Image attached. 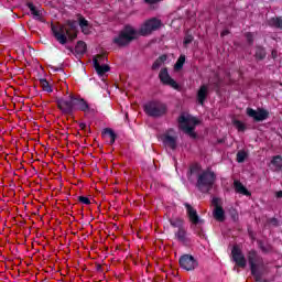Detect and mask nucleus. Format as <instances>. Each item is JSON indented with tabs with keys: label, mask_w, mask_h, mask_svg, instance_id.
<instances>
[{
	"label": "nucleus",
	"mask_w": 282,
	"mask_h": 282,
	"mask_svg": "<svg viewBox=\"0 0 282 282\" xmlns=\"http://www.w3.org/2000/svg\"><path fill=\"white\" fill-rule=\"evenodd\" d=\"M160 25H162V22L155 18L147 21L139 31L127 24L119 34L112 39V43L117 45V47H127L131 45L133 41H137L138 36H147L151 34V32H154V30H158Z\"/></svg>",
	"instance_id": "obj_1"
},
{
	"label": "nucleus",
	"mask_w": 282,
	"mask_h": 282,
	"mask_svg": "<svg viewBox=\"0 0 282 282\" xmlns=\"http://www.w3.org/2000/svg\"><path fill=\"white\" fill-rule=\"evenodd\" d=\"M51 30L59 45H67V41H75L78 36V34H76V32H78V21L66 20L65 24L58 26L52 24Z\"/></svg>",
	"instance_id": "obj_2"
},
{
	"label": "nucleus",
	"mask_w": 282,
	"mask_h": 282,
	"mask_svg": "<svg viewBox=\"0 0 282 282\" xmlns=\"http://www.w3.org/2000/svg\"><path fill=\"white\" fill-rule=\"evenodd\" d=\"M56 102L58 109L66 113V116H73L75 111L95 113V110L89 108V104L85 99H80L74 95H69L67 99L59 98Z\"/></svg>",
	"instance_id": "obj_3"
},
{
	"label": "nucleus",
	"mask_w": 282,
	"mask_h": 282,
	"mask_svg": "<svg viewBox=\"0 0 282 282\" xmlns=\"http://www.w3.org/2000/svg\"><path fill=\"white\" fill-rule=\"evenodd\" d=\"M247 259L254 281L263 282V276L268 274V267L263 262V258L256 250H250L247 253Z\"/></svg>",
	"instance_id": "obj_4"
},
{
	"label": "nucleus",
	"mask_w": 282,
	"mask_h": 282,
	"mask_svg": "<svg viewBox=\"0 0 282 282\" xmlns=\"http://www.w3.org/2000/svg\"><path fill=\"white\" fill-rule=\"evenodd\" d=\"M186 210H187V217L191 221V228L195 235L200 237V239L206 238V234L204 232V219L199 218V215H197V210L191 206V204L185 203L184 204Z\"/></svg>",
	"instance_id": "obj_5"
},
{
	"label": "nucleus",
	"mask_w": 282,
	"mask_h": 282,
	"mask_svg": "<svg viewBox=\"0 0 282 282\" xmlns=\"http://www.w3.org/2000/svg\"><path fill=\"white\" fill-rule=\"evenodd\" d=\"M217 181V175L210 170L203 171L196 182V187L200 193H210L215 182Z\"/></svg>",
	"instance_id": "obj_6"
},
{
	"label": "nucleus",
	"mask_w": 282,
	"mask_h": 282,
	"mask_svg": "<svg viewBox=\"0 0 282 282\" xmlns=\"http://www.w3.org/2000/svg\"><path fill=\"white\" fill-rule=\"evenodd\" d=\"M147 116L150 118H162L169 113V106L160 100H152L143 106Z\"/></svg>",
	"instance_id": "obj_7"
},
{
	"label": "nucleus",
	"mask_w": 282,
	"mask_h": 282,
	"mask_svg": "<svg viewBox=\"0 0 282 282\" xmlns=\"http://www.w3.org/2000/svg\"><path fill=\"white\" fill-rule=\"evenodd\" d=\"M180 129L189 135L193 140H197V134L195 132V127L199 124V121L195 117L181 115L178 117Z\"/></svg>",
	"instance_id": "obj_8"
},
{
	"label": "nucleus",
	"mask_w": 282,
	"mask_h": 282,
	"mask_svg": "<svg viewBox=\"0 0 282 282\" xmlns=\"http://www.w3.org/2000/svg\"><path fill=\"white\" fill-rule=\"evenodd\" d=\"M247 116L253 119V122H263L270 118V111L264 108H258L257 110L252 108H247Z\"/></svg>",
	"instance_id": "obj_9"
},
{
	"label": "nucleus",
	"mask_w": 282,
	"mask_h": 282,
	"mask_svg": "<svg viewBox=\"0 0 282 282\" xmlns=\"http://www.w3.org/2000/svg\"><path fill=\"white\" fill-rule=\"evenodd\" d=\"M212 204L214 206V218L217 221H226V212L224 210V207L220 205L221 199H219L218 197H214Z\"/></svg>",
	"instance_id": "obj_10"
},
{
	"label": "nucleus",
	"mask_w": 282,
	"mask_h": 282,
	"mask_svg": "<svg viewBox=\"0 0 282 282\" xmlns=\"http://www.w3.org/2000/svg\"><path fill=\"white\" fill-rule=\"evenodd\" d=\"M181 268H183V270H195V268H197V265H199V263L197 262V260L195 259V257L191 256V254H184L180 258L178 261Z\"/></svg>",
	"instance_id": "obj_11"
},
{
	"label": "nucleus",
	"mask_w": 282,
	"mask_h": 282,
	"mask_svg": "<svg viewBox=\"0 0 282 282\" xmlns=\"http://www.w3.org/2000/svg\"><path fill=\"white\" fill-rule=\"evenodd\" d=\"M231 256H232V260L235 261L236 265H238V268H246V265H248L246 256H243V252L239 247L234 246L231 250Z\"/></svg>",
	"instance_id": "obj_12"
},
{
	"label": "nucleus",
	"mask_w": 282,
	"mask_h": 282,
	"mask_svg": "<svg viewBox=\"0 0 282 282\" xmlns=\"http://www.w3.org/2000/svg\"><path fill=\"white\" fill-rule=\"evenodd\" d=\"M159 78L161 83H163V85H169L173 89H180V85L177 84V82H175V79H173L171 75H169L167 68H162L160 70Z\"/></svg>",
	"instance_id": "obj_13"
},
{
	"label": "nucleus",
	"mask_w": 282,
	"mask_h": 282,
	"mask_svg": "<svg viewBox=\"0 0 282 282\" xmlns=\"http://www.w3.org/2000/svg\"><path fill=\"white\" fill-rule=\"evenodd\" d=\"M208 94H210V87L208 84L200 85L196 94L198 105L204 106V102H206V99L208 98Z\"/></svg>",
	"instance_id": "obj_14"
},
{
	"label": "nucleus",
	"mask_w": 282,
	"mask_h": 282,
	"mask_svg": "<svg viewBox=\"0 0 282 282\" xmlns=\"http://www.w3.org/2000/svg\"><path fill=\"white\" fill-rule=\"evenodd\" d=\"M163 144L175 151L177 149V137H172L170 134H163L161 138Z\"/></svg>",
	"instance_id": "obj_15"
},
{
	"label": "nucleus",
	"mask_w": 282,
	"mask_h": 282,
	"mask_svg": "<svg viewBox=\"0 0 282 282\" xmlns=\"http://www.w3.org/2000/svg\"><path fill=\"white\" fill-rule=\"evenodd\" d=\"M26 7L31 11V14L33 15V19H35V21H40L41 23H45V19H43V13L41 12V10L36 9L34 3L26 2Z\"/></svg>",
	"instance_id": "obj_16"
},
{
	"label": "nucleus",
	"mask_w": 282,
	"mask_h": 282,
	"mask_svg": "<svg viewBox=\"0 0 282 282\" xmlns=\"http://www.w3.org/2000/svg\"><path fill=\"white\" fill-rule=\"evenodd\" d=\"M93 65L98 76H105V74H107V72H110L111 69V67H109V65L107 64L100 65V62H98V58L93 59Z\"/></svg>",
	"instance_id": "obj_17"
},
{
	"label": "nucleus",
	"mask_w": 282,
	"mask_h": 282,
	"mask_svg": "<svg viewBox=\"0 0 282 282\" xmlns=\"http://www.w3.org/2000/svg\"><path fill=\"white\" fill-rule=\"evenodd\" d=\"M175 237L177 238V241H180L184 246H188V243H191V239L187 237L186 228H184V227H181L175 232Z\"/></svg>",
	"instance_id": "obj_18"
},
{
	"label": "nucleus",
	"mask_w": 282,
	"mask_h": 282,
	"mask_svg": "<svg viewBox=\"0 0 282 282\" xmlns=\"http://www.w3.org/2000/svg\"><path fill=\"white\" fill-rule=\"evenodd\" d=\"M234 188L236 193H239L240 195H246V197H250V191L243 186V183L240 181H235L234 182Z\"/></svg>",
	"instance_id": "obj_19"
},
{
	"label": "nucleus",
	"mask_w": 282,
	"mask_h": 282,
	"mask_svg": "<svg viewBox=\"0 0 282 282\" xmlns=\"http://www.w3.org/2000/svg\"><path fill=\"white\" fill-rule=\"evenodd\" d=\"M87 53V43L84 41H78L76 46H75V54L80 58V56H85Z\"/></svg>",
	"instance_id": "obj_20"
},
{
	"label": "nucleus",
	"mask_w": 282,
	"mask_h": 282,
	"mask_svg": "<svg viewBox=\"0 0 282 282\" xmlns=\"http://www.w3.org/2000/svg\"><path fill=\"white\" fill-rule=\"evenodd\" d=\"M258 248H260L263 254H270V252H274V247H272V245L263 240H258Z\"/></svg>",
	"instance_id": "obj_21"
},
{
	"label": "nucleus",
	"mask_w": 282,
	"mask_h": 282,
	"mask_svg": "<svg viewBox=\"0 0 282 282\" xmlns=\"http://www.w3.org/2000/svg\"><path fill=\"white\" fill-rule=\"evenodd\" d=\"M169 59V55L167 54H163L160 57H158L155 59V62L152 64V69L153 70H158L160 69V67H162L163 63H166V61Z\"/></svg>",
	"instance_id": "obj_22"
},
{
	"label": "nucleus",
	"mask_w": 282,
	"mask_h": 282,
	"mask_svg": "<svg viewBox=\"0 0 282 282\" xmlns=\"http://www.w3.org/2000/svg\"><path fill=\"white\" fill-rule=\"evenodd\" d=\"M265 56H268V53L265 52V47L256 46V53H254L256 61H263Z\"/></svg>",
	"instance_id": "obj_23"
},
{
	"label": "nucleus",
	"mask_w": 282,
	"mask_h": 282,
	"mask_svg": "<svg viewBox=\"0 0 282 282\" xmlns=\"http://www.w3.org/2000/svg\"><path fill=\"white\" fill-rule=\"evenodd\" d=\"M102 135H109L110 138V144L116 143V139L118 138V134L113 131L111 128H105L104 131L101 132Z\"/></svg>",
	"instance_id": "obj_24"
},
{
	"label": "nucleus",
	"mask_w": 282,
	"mask_h": 282,
	"mask_svg": "<svg viewBox=\"0 0 282 282\" xmlns=\"http://www.w3.org/2000/svg\"><path fill=\"white\" fill-rule=\"evenodd\" d=\"M79 28L82 29V32L84 34H87L89 32V21H87L85 18L82 15L79 17V22H78Z\"/></svg>",
	"instance_id": "obj_25"
},
{
	"label": "nucleus",
	"mask_w": 282,
	"mask_h": 282,
	"mask_svg": "<svg viewBox=\"0 0 282 282\" xmlns=\"http://www.w3.org/2000/svg\"><path fill=\"white\" fill-rule=\"evenodd\" d=\"M184 63H186V55H180V57L177 58L174 65L175 72L182 70L184 68Z\"/></svg>",
	"instance_id": "obj_26"
},
{
	"label": "nucleus",
	"mask_w": 282,
	"mask_h": 282,
	"mask_svg": "<svg viewBox=\"0 0 282 282\" xmlns=\"http://www.w3.org/2000/svg\"><path fill=\"white\" fill-rule=\"evenodd\" d=\"M270 28H276L278 30H282V18H271L269 20Z\"/></svg>",
	"instance_id": "obj_27"
},
{
	"label": "nucleus",
	"mask_w": 282,
	"mask_h": 282,
	"mask_svg": "<svg viewBox=\"0 0 282 282\" xmlns=\"http://www.w3.org/2000/svg\"><path fill=\"white\" fill-rule=\"evenodd\" d=\"M170 224L173 228H184V219L176 217V218H170Z\"/></svg>",
	"instance_id": "obj_28"
},
{
	"label": "nucleus",
	"mask_w": 282,
	"mask_h": 282,
	"mask_svg": "<svg viewBox=\"0 0 282 282\" xmlns=\"http://www.w3.org/2000/svg\"><path fill=\"white\" fill-rule=\"evenodd\" d=\"M40 85L43 91H47V94H52V91H54V89H52V86L50 85V82H47V79L45 78L40 79Z\"/></svg>",
	"instance_id": "obj_29"
},
{
	"label": "nucleus",
	"mask_w": 282,
	"mask_h": 282,
	"mask_svg": "<svg viewBox=\"0 0 282 282\" xmlns=\"http://www.w3.org/2000/svg\"><path fill=\"white\" fill-rule=\"evenodd\" d=\"M246 158H248V152L240 150L237 153V162L238 164H243V162H246Z\"/></svg>",
	"instance_id": "obj_30"
},
{
	"label": "nucleus",
	"mask_w": 282,
	"mask_h": 282,
	"mask_svg": "<svg viewBox=\"0 0 282 282\" xmlns=\"http://www.w3.org/2000/svg\"><path fill=\"white\" fill-rule=\"evenodd\" d=\"M265 226H273V228H279V226H281V220L275 217L268 218Z\"/></svg>",
	"instance_id": "obj_31"
},
{
	"label": "nucleus",
	"mask_w": 282,
	"mask_h": 282,
	"mask_svg": "<svg viewBox=\"0 0 282 282\" xmlns=\"http://www.w3.org/2000/svg\"><path fill=\"white\" fill-rule=\"evenodd\" d=\"M234 127H236V129L238 130V131H241L242 133H243V131H246V123H243L242 121H240V120H235L234 121Z\"/></svg>",
	"instance_id": "obj_32"
},
{
	"label": "nucleus",
	"mask_w": 282,
	"mask_h": 282,
	"mask_svg": "<svg viewBox=\"0 0 282 282\" xmlns=\"http://www.w3.org/2000/svg\"><path fill=\"white\" fill-rule=\"evenodd\" d=\"M193 41H194L193 35L187 34V35H185L183 43H184V45H191V43H193Z\"/></svg>",
	"instance_id": "obj_33"
},
{
	"label": "nucleus",
	"mask_w": 282,
	"mask_h": 282,
	"mask_svg": "<svg viewBox=\"0 0 282 282\" xmlns=\"http://www.w3.org/2000/svg\"><path fill=\"white\" fill-rule=\"evenodd\" d=\"M78 202H80V204H85L86 206H89V204H91V200H89V198L85 196H79Z\"/></svg>",
	"instance_id": "obj_34"
},
{
	"label": "nucleus",
	"mask_w": 282,
	"mask_h": 282,
	"mask_svg": "<svg viewBox=\"0 0 282 282\" xmlns=\"http://www.w3.org/2000/svg\"><path fill=\"white\" fill-rule=\"evenodd\" d=\"M246 37H247V43H249V45H252V43H254V37L252 33H247Z\"/></svg>",
	"instance_id": "obj_35"
},
{
	"label": "nucleus",
	"mask_w": 282,
	"mask_h": 282,
	"mask_svg": "<svg viewBox=\"0 0 282 282\" xmlns=\"http://www.w3.org/2000/svg\"><path fill=\"white\" fill-rule=\"evenodd\" d=\"M212 85L214 87V91L219 93V89H221V84L220 83L212 82Z\"/></svg>",
	"instance_id": "obj_36"
},
{
	"label": "nucleus",
	"mask_w": 282,
	"mask_h": 282,
	"mask_svg": "<svg viewBox=\"0 0 282 282\" xmlns=\"http://www.w3.org/2000/svg\"><path fill=\"white\" fill-rule=\"evenodd\" d=\"M95 58H97L99 65L100 63H105L107 61V56L105 55H97Z\"/></svg>",
	"instance_id": "obj_37"
},
{
	"label": "nucleus",
	"mask_w": 282,
	"mask_h": 282,
	"mask_svg": "<svg viewBox=\"0 0 282 282\" xmlns=\"http://www.w3.org/2000/svg\"><path fill=\"white\" fill-rule=\"evenodd\" d=\"M212 83H224V79H221V77L219 76V74H215L214 79L212 80Z\"/></svg>",
	"instance_id": "obj_38"
},
{
	"label": "nucleus",
	"mask_w": 282,
	"mask_h": 282,
	"mask_svg": "<svg viewBox=\"0 0 282 282\" xmlns=\"http://www.w3.org/2000/svg\"><path fill=\"white\" fill-rule=\"evenodd\" d=\"M79 129H82V131H87V123L85 122L79 123Z\"/></svg>",
	"instance_id": "obj_39"
},
{
	"label": "nucleus",
	"mask_w": 282,
	"mask_h": 282,
	"mask_svg": "<svg viewBox=\"0 0 282 282\" xmlns=\"http://www.w3.org/2000/svg\"><path fill=\"white\" fill-rule=\"evenodd\" d=\"M160 0H144V3H149L150 6H153V3H158Z\"/></svg>",
	"instance_id": "obj_40"
},
{
	"label": "nucleus",
	"mask_w": 282,
	"mask_h": 282,
	"mask_svg": "<svg viewBox=\"0 0 282 282\" xmlns=\"http://www.w3.org/2000/svg\"><path fill=\"white\" fill-rule=\"evenodd\" d=\"M271 56H272V58H276V56H279L278 51H276V50H273V51L271 52Z\"/></svg>",
	"instance_id": "obj_41"
},
{
	"label": "nucleus",
	"mask_w": 282,
	"mask_h": 282,
	"mask_svg": "<svg viewBox=\"0 0 282 282\" xmlns=\"http://www.w3.org/2000/svg\"><path fill=\"white\" fill-rule=\"evenodd\" d=\"M66 50H68L70 52V54H76L75 48L72 46H66Z\"/></svg>",
	"instance_id": "obj_42"
},
{
	"label": "nucleus",
	"mask_w": 282,
	"mask_h": 282,
	"mask_svg": "<svg viewBox=\"0 0 282 282\" xmlns=\"http://www.w3.org/2000/svg\"><path fill=\"white\" fill-rule=\"evenodd\" d=\"M275 197H278L279 199H281V198H282V191L276 192Z\"/></svg>",
	"instance_id": "obj_43"
},
{
	"label": "nucleus",
	"mask_w": 282,
	"mask_h": 282,
	"mask_svg": "<svg viewBox=\"0 0 282 282\" xmlns=\"http://www.w3.org/2000/svg\"><path fill=\"white\" fill-rule=\"evenodd\" d=\"M55 72H63V67H52Z\"/></svg>",
	"instance_id": "obj_44"
},
{
	"label": "nucleus",
	"mask_w": 282,
	"mask_h": 282,
	"mask_svg": "<svg viewBox=\"0 0 282 282\" xmlns=\"http://www.w3.org/2000/svg\"><path fill=\"white\" fill-rule=\"evenodd\" d=\"M230 32H228V30H226V31H223L221 32V36H227V34H229Z\"/></svg>",
	"instance_id": "obj_45"
},
{
	"label": "nucleus",
	"mask_w": 282,
	"mask_h": 282,
	"mask_svg": "<svg viewBox=\"0 0 282 282\" xmlns=\"http://www.w3.org/2000/svg\"><path fill=\"white\" fill-rule=\"evenodd\" d=\"M86 131L88 132V133H91V129L88 127V130H87V128H86Z\"/></svg>",
	"instance_id": "obj_46"
},
{
	"label": "nucleus",
	"mask_w": 282,
	"mask_h": 282,
	"mask_svg": "<svg viewBox=\"0 0 282 282\" xmlns=\"http://www.w3.org/2000/svg\"><path fill=\"white\" fill-rule=\"evenodd\" d=\"M102 267H100V264L97 267V270H101Z\"/></svg>",
	"instance_id": "obj_47"
}]
</instances>
